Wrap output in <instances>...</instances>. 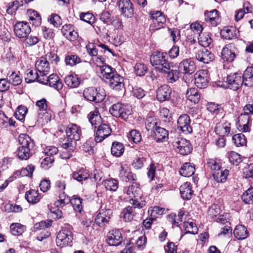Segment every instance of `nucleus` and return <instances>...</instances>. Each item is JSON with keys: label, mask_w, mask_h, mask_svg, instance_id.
<instances>
[{"label": "nucleus", "mask_w": 253, "mask_h": 253, "mask_svg": "<svg viewBox=\"0 0 253 253\" xmlns=\"http://www.w3.org/2000/svg\"><path fill=\"white\" fill-rule=\"evenodd\" d=\"M150 62L152 66L160 72H168L172 66L169 62L166 52L155 51L150 56Z\"/></svg>", "instance_id": "1"}, {"label": "nucleus", "mask_w": 253, "mask_h": 253, "mask_svg": "<svg viewBox=\"0 0 253 253\" xmlns=\"http://www.w3.org/2000/svg\"><path fill=\"white\" fill-rule=\"evenodd\" d=\"M20 146L17 150V156L21 160H27L32 155V149L34 146V141L26 134L19 136Z\"/></svg>", "instance_id": "2"}, {"label": "nucleus", "mask_w": 253, "mask_h": 253, "mask_svg": "<svg viewBox=\"0 0 253 253\" xmlns=\"http://www.w3.org/2000/svg\"><path fill=\"white\" fill-rule=\"evenodd\" d=\"M105 95V90L100 88L88 87L85 89L84 91V96L86 100L96 103L103 101Z\"/></svg>", "instance_id": "3"}, {"label": "nucleus", "mask_w": 253, "mask_h": 253, "mask_svg": "<svg viewBox=\"0 0 253 253\" xmlns=\"http://www.w3.org/2000/svg\"><path fill=\"white\" fill-rule=\"evenodd\" d=\"M109 111L115 117H121L124 120H126L128 116L131 114L132 109L128 104L118 103L113 104Z\"/></svg>", "instance_id": "4"}, {"label": "nucleus", "mask_w": 253, "mask_h": 253, "mask_svg": "<svg viewBox=\"0 0 253 253\" xmlns=\"http://www.w3.org/2000/svg\"><path fill=\"white\" fill-rule=\"evenodd\" d=\"M112 214L111 210L106 209V207H104L102 205L97 213L94 222L98 226L103 227L109 223Z\"/></svg>", "instance_id": "5"}, {"label": "nucleus", "mask_w": 253, "mask_h": 253, "mask_svg": "<svg viewBox=\"0 0 253 253\" xmlns=\"http://www.w3.org/2000/svg\"><path fill=\"white\" fill-rule=\"evenodd\" d=\"M124 81V77L116 72L105 82L109 84L110 88L113 90L123 92L125 89Z\"/></svg>", "instance_id": "6"}, {"label": "nucleus", "mask_w": 253, "mask_h": 253, "mask_svg": "<svg viewBox=\"0 0 253 253\" xmlns=\"http://www.w3.org/2000/svg\"><path fill=\"white\" fill-rule=\"evenodd\" d=\"M73 234L71 231L66 229L59 231L56 239V244L60 248L69 246L72 242Z\"/></svg>", "instance_id": "7"}, {"label": "nucleus", "mask_w": 253, "mask_h": 253, "mask_svg": "<svg viewBox=\"0 0 253 253\" xmlns=\"http://www.w3.org/2000/svg\"><path fill=\"white\" fill-rule=\"evenodd\" d=\"M239 52L238 49L235 44L229 43L223 48L221 58L225 61L232 62Z\"/></svg>", "instance_id": "8"}, {"label": "nucleus", "mask_w": 253, "mask_h": 253, "mask_svg": "<svg viewBox=\"0 0 253 253\" xmlns=\"http://www.w3.org/2000/svg\"><path fill=\"white\" fill-rule=\"evenodd\" d=\"M47 101L46 99L42 98L41 100H38L36 103V105L38 107L39 110L43 112L42 114L39 113L38 116V121H40V119H42V123H47L50 120L51 117V113L49 112L50 111L47 110Z\"/></svg>", "instance_id": "9"}, {"label": "nucleus", "mask_w": 253, "mask_h": 253, "mask_svg": "<svg viewBox=\"0 0 253 253\" xmlns=\"http://www.w3.org/2000/svg\"><path fill=\"white\" fill-rule=\"evenodd\" d=\"M173 145L175 150L182 155L189 154L193 149L190 142L185 139H181L173 142Z\"/></svg>", "instance_id": "10"}, {"label": "nucleus", "mask_w": 253, "mask_h": 253, "mask_svg": "<svg viewBox=\"0 0 253 253\" xmlns=\"http://www.w3.org/2000/svg\"><path fill=\"white\" fill-rule=\"evenodd\" d=\"M14 32L18 38H25L31 33V29L27 22H18L14 26Z\"/></svg>", "instance_id": "11"}, {"label": "nucleus", "mask_w": 253, "mask_h": 253, "mask_svg": "<svg viewBox=\"0 0 253 253\" xmlns=\"http://www.w3.org/2000/svg\"><path fill=\"white\" fill-rule=\"evenodd\" d=\"M226 82L228 87L233 90H237L243 84L242 77L237 73H231L227 77Z\"/></svg>", "instance_id": "12"}, {"label": "nucleus", "mask_w": 253, "mask_h": 253, "mask_svg": "<svg viewBox=\"0 0 253 253\" xmlns=\"http://www.w3.org/2000/svg\"><path fill=\"white\" fill-rule=\"evenodd\" d=\"M190 119L187 114L180 115L177 120V129L185 134L192 132V128L190 126Z\"/></svg>", "instance_id": "13"}, {"label": "nucleus", "mask_w": 253, "mask_h": 253, "mask_svg": "<svg viewBox=\"0 0 253 253\" xmlns=\"http://www.w3.org/2000/svg\"><path fill=\"white\" fill-rule=\"evenodd\" d=\"M195 83L199 88H205L209 83L208 71L207 70H200L194 75Z\"/></svg>", "instance_id": "14"}, {"label": "nucleus", "mask_w": 253, "mask_h": 253, "mask_svg": "<svg viewBox=\"0 0 253 253\" xmlns=\"http://www.w3.org/2000/svg\"><path fill=\"white\" fill-rule=\"evenodd\" d=\"M110 127L106 124H102L97 127L95 131V140L96 142H101L111 133Z\"/></svg>", "instance_id": "15"}, {"label": "nucleus", "mask_w": 253, "mask_h": 253, "mask_svg": "<svg viewBox=\"0 0 253 253\" xmlns=\"http://www.w3.org/2000/svg\"><path fill=\"white\" fill-rule=\"evenodd\" d=\"M179 70L183 74L191 75L195 72L196 66L191 58L185 59L179 63Z\"/></svg>", "instance_id": "16"}, {"label": "nucleus", "mask_w": 253, "mask_h": 253, "mask_svg": "<svg viewBox=\"0 0 253 253\" xmlns=\"http://www.w3.org/2000/svg\"><path fill=\"white\" fill-rule=\"evenodd\" d=\"M66 133L68 138L75 141L80 140L82 134L81 128L77 125L73 124L68 126Z\"/></svg>", "instance_id": "17"}, {"label": "nucleus", "mask_w": 253, "mask_h": 253, "mask_svg": "<svg viewBox=\"0 0 253 253\" xmlns=\"http://www.w3.org/2000/svg\"><path fill=\"white\" fill-rule=\"evenodd\" d=\"M171 89L168 85L163 84L157 90V98L160 102L169 100L171 96Z\"/></svg>", "instance_id": "18"}, {"label": "nucleus", "mask_w": 253, "mask_h": 253, "mask_svg": "<svg viewBox=\"0 0 253 253\" xmlns=\"http://www.w3.org/2000/svg\"><path fill=\"white\" fill-rule=\"evenodd\" d=\"M118 5L125 16L131 17L133 15V5L129 0H119Z\"/></svg>", "instance_id": "19"}, {"label": "nucleus", "mask_w": 253, "mask_h": 253, "mask_svg": "<svg viewBox=\"0 0 253 253\" xmlns=\"http://www.w3.org/2000/svg\"><path fill=\"white\" fill-rule=\"evenodd\" d=\"M196 59L204 63H208L214 59V54L206 48L199 50L196 54Z\"/></svg>", "instance_id": "20"}, {"label": "nucleus", "mask_w": 253, "mask_h": 253, "mask_svg": "<svg viewBox=\"0 0 253 253\" xmlns=\"http://www.w3.org/2000/svg\"><path fill=\"white\" fill-rule=\"evenodd\" d=\"M122 234L119 230H112L107 235V242L110 246H118L122 241Z\"/></svg>", "instance_id": "21"}, {"label": "nucleus", "mask_w": 253, "mask_h": 253, "mask_svg": "<svg viewBox=\"0 0 253 253\" xmlns=\"http://www.w3.org/2000/svg\"><path fill=\"white\" fill-rule=\"evenodd\" d=\"M35 67L40 74H47L50 70L49 63L46 57H41L35 63Z\"/></svg>", "instance_id": "22"}, {"label": "nucleus", "mask_w": 253, "mask_h": 253, "mask_svg": "<svg viewBox=\"0 0 253 253\" xmlns=\"http://www.w3.org/2000/svg\"><path fill=\"white\" fill-rule=\"evenodd\" d=\"M151 135L156 142H164L168 138L169 132L165 128L159 126L152 133Z\"/></svg>", "instance_id": "23"}, {"label": "nucleus", "mask_w": 253, "mask_h": 253, "mask_svg": "<svg viewBox=\"0 0 253 253\" xmlns=\"http://www.w3.org/2000/svg\"><path fill=\"white\" fill-rule=\"evenodd\" d=\"M179 191L181 197L184 200L191 199L193 194L192 185L190 182H186L182 184L179 188Z\"/></svg>", "instance_id": "24"}, {"label": "nucleus", "mask_w": 253, "mask_h": 253, "mask_svg": "<svg viewBox=\"0 0 253 253\" xmlns=\"http://www.w3.org/2000/svg\"><path fill=\"white\" fill-rule=\"evenodd\" d=\"M61 32L63 36L70 41H74L78 36V33L74 30L73 25L71 24L64 25Z\"/></svg>", "instance_id": "25"}, {"label": "nucleus", "mask_w": 253, "mask_h": 253, "mask_svg": "<svg viewBox=\"0 0 253 253\" xmlns=\"http://www.w3.org/2000/svg\"><path fill=\"white\" fill-rule=\"evenodd\" d=\"M242 77L243 84L247 86H253V67H248L244 72Z\"/></svg>", "instance_id": "26"}, {"label": "nucleus", "mask_w": 253, "mask_h": 253, "mask_svg": "<svg viewBox=\"0 0 253 253\" xmlns=\"http://www.w3.org/2000/svg\"><path fill=\"white\" fill-rule=\"evenodd\" d=\"M88 119L91 126L94 128L102 124V118L97 111L90 112L88 115Z\"/></svg>", "instance_id": "27"}, {"label": "nucleus", "mask_w": 253, "mask_h": 253, "mask_svg": "<svg viewBox=\"0 0 253 253\" xmlns=\"http://www.w3.org/2000/svg\"><path fill=\"white\" fill-rule=\"evenodd\" d=\"M48 84L50 87H52L58 91H60L63 87V84L56 74H51L48 76V80H47Z\"/></svg>", "instance_id": "28"}, {"label": "nucleus", "mask_w": 253, "mask_h": 253, "mask_svg": "<svg viewBox=\"0 0 253 253\" xmlns=\"http://www.w3.org/2000/svg\"><path fill=\"white\" fill-rule=\"evenodd\" d=\"M214 130L221 136L228 134L230 131V123L228 122H220L216 125Z\"/></svg>", "instance_id": "29"}, {"label": "nucleus", "mask_w": 253, "mask_h": 253, "mask_svg": "<svg viewBox=\"0 0 253 253\" xmlns=\"http://www.w3.org/2000/svg\"><path fill=\"white\" fill-rule=\"evenodd\" d=\"M124 191L130 197H133L134 198L141 196L140 188L139 187V185L136 182H133L130 186L125 188Z\"/></svg>", "instance_id": "30"}, {"label": "nucleus", "mask_w": 253, "mask_h": 253, "mask_svg": "<svg viewBox=\"0 0 253 253\" xmlns=\"http://www.w3.org/2000/svg\"><path fill=\"white\" fill-rule=\"evenodd\" d=\"M250 117L249 115L244 113L241 114L238 117V126L244 132H248L250 131V128L249 126Z\"/></svg>", "instance_id": "31"}, {"label": "nucleus", "mask_w": 253, "mask_h": 253, "mask_svg": "<svg viewBox=\"0 0 253 253\" xmlns=\"http://www.w3.org/2000/svg\"><path fill=\"white\" fill-rule=\"evenodd\" d=\"M73 178L79 182H82L87 180L89 177L88 171L83 168L81 169L72 174Z\"/></svg>", "instance_id": "32"}, {"label": "nucleus", "mask_w": 253, "mask_h": 253, "mask_svg": "<svg viewBox=\"0 0 253 253\" xmlns=\"http://www.w3.org/2000/svg\"><path fill=\"white\" fill-rule=\"evenodd\" d=\"M102 79L105 82L109 78H111L116 73L115 69L112 68L110 66L105 64L99 69Z\"/></svg>", "instance_id": "33"}, {"label": "nucleus", "mask_w": 253, "mask_h": 253, "mask_svg": "<svg viewBox=\"0 0 253 253\" xmlns=\"http://www.w3.org/2000/svg\"><path fill=\"white\" fill-rule=\"evenodd\" d=\"M205 21L209 22L213 26L217 25V20L218 19V11L214 9L211 11H206L205 13Z\"/></svg>", "instance_id": "34"}, {"label": "nucleus", "mask_w": 253, "mask_h": 253, "mask_svg": "<svg viewBox=\"0 0 253 253\" xmlns=\"http://www.w3.org/2000/svg\"><path fill=\"white\" fill-rule=\"evenodd\" d=\"M235 237L239 240L246 239L249 235V232L245 226L242 225H237L233 232Z\"/></svg>", "instance_id": "35"}, {"label": "nucleus", "mask_w": 253, "mask_h": 253, "mask_svg": "<svg viewBox=\"0 0 253 253\" xmlns=\"http://www.w3.org/2000/svg\"><path fill=\"white\" fill-rule=\"evenodd\" d=\"M198 42L203 47H208L212 42L211 34L209 33H201L199 35Z\"/></svg>", "instance_id": "36"}, {"label": "nucleus", "mask_w": 253, "mask_h": 253, "mask_svg": "<svg viewBox=\"0 0 253 253\" xmlns=\"http://www.w3.org/2000/svg\"><path fill=\"white\" fill-rule=\"evenodd\" d=\"M25 198L29 203L36 204L40 201L41 196L38 191L32 189L26 193Z\"/></svg>", "instance_id": "37"}, {"label": "nucleus", "mask_w": 253, "mask_h": 253, "mask_svg": "<svg viewBox=\"0 0 253 253\" xmlns=\"http://www.w3.org/2000/svg\"><path fill=\"white\" fill-rule=\"evenodd\" d=\"M124 151L125 147L122 143L116 141L112 143L111 152L113 156L119 157L124 154Z\"/></svg>", "instance_id": "38"}, {"label": "nucleus", "mask_w": 253, "mask_h": 253, "mask_svg": "<svg viewBox=\"0 0 253 253\" xmlns=\"http://www.w3.org/2000/svg\"><path fill=\"white\" fill-rule=\"evenodd\" d=\"M186 95L189 100L194 103H198L200 99V95L197 88L195 87L188 89Z\"/></svg>", "instance_id": "39"}, {"label": "nucleus", "mask_w": 253, "mask_h": 253, "mask_svg": "<svg viewBox=\"0 0 253 253\" xmlns=\"http://www.w3.org/2000/svg\"><path fill=\"white\" fill-rule=\"evenodd\" d=\"M194 172L195 167L189 163H185L179 170L180 174L185 177L192 176L194 173Z\"/></svg>", "instance_id": "40"}, {"label": "nucleus", "mask_w": 253, "mask_h": 253, "mask_svg": "<svg viewBox=\"0 0 253 253\" xmlns=\"http://www.w3.org/2000/svg\"><path fill=\"white\" fill-rule=\"evenodd\" d=\"M229 173V171L227 169H225L224 170L220 169L213 173L212 175L217 182L224 183L226 181Z\"/></svg>", "instance_id": "41"}, {"label": "nucleus", "mask_w": 253, "mask_h": 253, "mask_svg": "<svg viewBox=\"0 0 253 253\" xmlns=\"http://www.w3.org/2000/svg\"><path fill=\"white\" fill-rule=\"evenodd\" d=\"M65 83L71 88L77 87L80 84V81L76 75H69L65 79Z\"/></svg>", "instance_id": "42"}, {"label": "nucleus", "mask_w": 253, "mask_h": 253, "mask_svg": "<svg viewBox=\"0 0 253 253\" xmlns=\"http://www.w3.org/2000/svg\"><path fill=\"white\" fill-rule=\"evenodd\" d=\"M119 176L124 181L134 180L135 175L130 172L127 168L125 169L123 166H121Z\"/></svg>", "instance_id": "43"}, {"label": "nucleus", "mask_w": 253, "mask_h": 253, "mask_svg": "<svg viewBox=\"0 0 253 253\" xmlns=\"http://www.w3.org/2000/svg\"><path fill=\"white\" fill-rule=\"evenodd\" d=\"M59 144L66 151H73L75 143H73L72 140L67 137L61 138L59 140Z\"/></svg>", "instance_id": "44"}, {"label": "nucleus", "mask_w": 253, "mask_h": 253, "mask_svg": "<svg viewBox=\"0 0 253 253\" xmlns=\"http://www.w3.org/2000/svg\"><path fill=\"white\" fill-rule=\"evenodd\" d=\"M29 18L30 22L35 26H39L41 23L42 18L40 14L35 10L28 11Z\"/></svg>", "instance_id": "45"}, {"label": "nucleus", "mask_w": 253, "mask_h": 253, "mask_svg": "<svg viewBox=\"0 0 253 253\" xmlns=\"http://www.w3.org/2000/svg\"><path fill=\"white\" fill-rule=\"evenodd\" d=\"M65 62L66 65L74 66L81 62V58L75 54L67 55L65 58Z\"/></svg>", "instance_id": "46"}, {"label": "nucleus", "mask_w": 253, "mask_h": 253, "mask_svg": "<svg viewBox=\"0 0 253 253\" xmlns=\"http://www.w3.org/2000/svg\"><path fill=\"white\" fill-rule=\"evenodd\" d=\"M70 203L72 205L74 209L77 212H81L83 206L82 205V199L78 196L74 195L72 199H70Z\"/></svg>", "instance_id": "47"}, {"label": "nucleus", "mask_w": 253, "mask_h": 253, "mask_svg": "<svg viewBox=\"0 0 253 253\" xmlns=\"http://www.w3.org/2000/svg\"><path fill=\"white\" fill-rule=\"evenodd\" d=\"M39 77V75L37 71L28 69L26 71L25 80L27 83H31L37 81Z\"/></svg>", "instance_id": "48"}, {"label": "nucleus", "mask_w": 253, "mask_h": 253, "mask_svg": "<svg viewBox=\"0 0 253 253\" xmlns=\"http://www.w3.org/2000/svg\"><path fill=\"white\" fill-rule=\"evenodd\" d=\"M104 186L107 190L116 191L118 188V181L115 179H106L104 181Z\"/></svg>", "instance_id": "49"}, {"label": "nucleus", "mask_w": 253, "mask_h": 253, "mask_svg": "<svg viewBox=\"0 0 253 253\" xmlns=\"http://www.w3.org/2000/svg\"><path fill=\"white\" fill-rule=\"evenodd\" d=\"M127 138L130 141L133 143H139L141 140V135L140 132L135 129L130 130L127 135Z\"/></svg>", "instance_id": "50"}, {"label": "nucleus", "mask_w": 253, "mask_h": 253, "mask_svg": "<svg viewBox=\"0 0 253 253\" xmlns=\"http://www.w3.org/2000/svg\"><path fill=\"white\" fill-rule=\"evenodd\" d=\"M11 233L14 236L21 235L24 230V226L20 223H12L10 226Z\"/></svg>", "instance_id": "51"}, {"label": "nucleus", "mask_w": 253, "mask_h": 253, "mask_svg": "<svg viewBox=\"0 0 253 253\" xmlns=\"http://www.w3.org/2000/svg\"><path fill=\"white\" fill-rule=\"evenodd\" d=\"M242 200L246 203H253V188L251 187L246 190L242 196Z\"/></svg>", "instance_id": "52"}, {"label": "nucleus", "mask_w": 253, "mask_h": 253, "mask_svg": "<svg viewBox=\"0 0 253 253\" xmlns=\"http://www.w3.org/2000/svg\"><path fill=\"white\" fill-rule=\"evenodd\" d=\"M166 21V19L164 15L160 16L153 21V23L150 26L151 28L154 30L160 29L161 28L163 27V25Z\"/></svg>", "instance_id": "53"}, {"label": "nucleus", "mask_w": 253, "mask_h": 253, "mask_svg": "<svg viewBox=\"0 0 253 253\" xmlns=\"http://www.w3.org/2000/svg\"><path fill=\"white\" fill-rule=\"evenodd\" d=\"M146 129L152 133L159 126L155 119L150 117L146 120L145 123Z\"/></svg>", "instance_id": "54"}, {"label": "nucleus", "mask_w": 253, "mask_h": 253, "mask_svg": "<svg viewBox=\"0 0 253 253\" xmlns=\"http://www.w3.org/2000/svg\"><path fill=\"white\" fill-rule=\"evenodd\" d=\"M207 166L212 171V173L221 169V164L216 160L210 159L207 162Z\"/></svg>", "instance_id": "55"}, {"label": "nucleus", "mask_w": 253, "mask_h": 253, "mask_svg": "<svg viewBox=\"0 0 253 253\" xmlns=\"http://www.w3.org/2000/svg\"><path fill=\"white\" fill-rule=\"evenodd\" d=\"M232 141L236 146H243L246 143V139L244 135L239 133L234 135L232 137Z\"/></svg>", "instance_id": "56"}, {"label": "nucleus", "mask_w": 253, "mask_h": 253, "mask_svg": "<svg viewBox=\"0 0 253 253\" xmlns=\"http://www.w3.org/2000/svg\"><path fill=\"white\" fill-rule=\"evenodd\" d=\"M9 84L13 85H18L22 82V79L18 73L15 72H12V73L7 78Z\"/></svg>", "instance_id": "57"}, {"label": "nucleus", "mask_w": 253, "mask_h": 253, "mask_svg": "<svg viewBox=\"0 0 253 253\" xmlns=\"http://www.w3.org/2000/svg\"><path fill=\"white\" fill-rule=\"evenodd\" d=\"M129 202L133 206V209H141L145 205V202L142 199L141 196L137 197L132 198L130 200Z\"/></svg>", "instance_id": "58"}, {"label": "nucleus", "mask_w": 253, "mask_h": 253, "mask_svg": "<svg viewBox=\"0 0 253 253\" xmlns=\"http://www.w3.org/2000/svg\"><path fill=\"white\" fill-rule=\"evenodd\" d=\"M167 80L169 83H173L179 79V71L177 70L170 69L166 72Z\"/></svg>", "instance_id": "59"}, {"label": "nucleus", "mask_w": 253, "mask_h": 253, "mask_svg": "<svg viewBox=\"0 0 253 253\" xmlns=\"http://www.w3.org/2000/svg\"><path fill=\"white\" fill-rule=\"evenodd\" d=\"M184 227L186 231L185 233L196 234L198 233V228L193 222H184Z\"/></svg>", "instance_id": "60"}, {"label": "nucleus", "mask_w": 253, "mask_h": 253, "mask_svg": "<svg viewBox=\"0 0 253 253\" xmlns=\"http://www.w3.org/2000/svg\"><path fill=\"white\" fill-rule=\"evenodd\" d=\"M135 74L138 76H144L147 70V67L143 63H136L134 67Z\"/></svg>", "instance_id": "61"}, {"label": "nucleus", "mask_w": 253, "mask_h": 253, "mask_svg": "<svg viewBox=\"0 0 253 253\" xmlns=\"http://www.w3.org/2000/svg\"><path fill=\"white\" fill-rule=\"evenodd\" d=\"M234 32V28L233 27H225L221 30V34L226 39L230 40L235 36V34Z\"/></svg>", "instance_id": "62"}, {"label": "nucleus", "mask_w": 253, "mask_h": 253, "mask_svg": "<svg viewBox=\"0 0 253 253\" xmlns=\"http://www.w3.org/2000/svg\"><path fill=\"white\" fill-rule=\"evenodd\" d=\"M80 17L82 20H83L90 24H93L95 20V18L93 15L89 12L81 13Z\"/></svg>", "instance_id": "63"}, {"label": "nucleus", "mask_w": 253, "mask_h": 253, "mask_svg": "<svg viewBox=\"0 0 253 253\" xmlns=\"http://www.w3.org/2000/svg\"><path fill=\"white\" fill-rule=\"evenodd\" d=\"M48 21L55 27H58L62 24L61 18L56 14H52L48 17Z\"/></svg>", "instance_id": "64"}]
</instances>
